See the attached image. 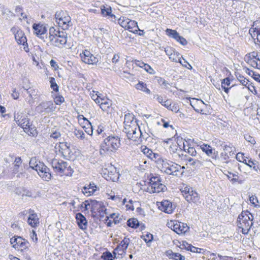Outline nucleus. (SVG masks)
I'll list each match as a JSON object with an SVG mask.
<instances>
[{
  "label": "nucleus",
  "instance_id": "a211bd4d",
  "mask_svg": "<svg viewBox=\"0 0 260 260\" xmlns=\"http://www.w3.org/2000/svg\"><path fill=\"white\" fill-rule=\"evenodd\" d=\"M177 143V144L170 146V150L171 153L172 152L174 154H177L178 156H180V153L182 152V148L184 151H186L185 146L182 139H178Z\"/></svg>",
  "mask_w": 260,
  "mask_h": 260
},
{
  "label": "nucleus",
  "instance_id": "a18cd8bd",
  "mask_svg": "<svg viewBox=\"0 0 260 260\" xmlns=\"http://www.w3.org/2000/svg\"><path fill=\"white\" fill-rule=\"evenodd\" d=\"M164 106L167 107L168 109L171 110L172 111H174L175 112H177L178 110H177V108H175V110H173V108L174 107V104L173 105H172V103L170 101L166 100L164 101V103L163 105Z\"/></svg>",
  "mask_w": 260,
  "mask_h": 260
},
{
  "label": "nucleus",
  "instance_id": "bb28decb",
  "mask_svg": "<svg viewBox=\"0 0 260 260\" xmlns=\"http://www.w3.org/2000/svg\"><path fill=\"white\" fill-rule=\"evenodd\" d=\"M185 199L188 202H192L193 203L198 202L200 200V196L199 194L192 189L185 196Z\"/></svg>",
  "mask_w": 260,
  "mask_h": 260
},
{
  "label": "nucleus",
  "instance_id": "c9c22d12",
  "mask_svg": "<svg viewBox=\"0 0 260 260\" xmlns=\"http://www.w3.org/2000/svg\"><path fill=\"white\" fill-rule=\"evenodd\" d=\"M118 20V23L120 25V26L126 29V27L129 22L130 19L125 17H121L119 18Z\"/></svg>",
  "mask_w": 260,
  "mask_h": 260
},
{
  "label": "nucleus",
  "instance_id": "a878e982",
  "mask_svg": "<svg viewBox=\"0 0 260 260\" xmlns=\"http://www.w3.org/2000/svg\"><path fill=\"white\" fill-rule=\"evenodd\" d=\"M159 208L163 212L168 214L171 213L173 211L171 202L167 200L161 202V206L159 207Z\"/></svg>",
  "mask_w": 260,
  "mask_h": 260
},
{
  "label": "nucleus",
  "instance_id": "393cba45",
  "mask_svg": "<svg viewBox=\"0 0 260 260\" xmlns=\"http://www.w3.org/2000/svg\"><path fill=\"white\" fill-rule=\"evenodd\" d=\"M29 243L28 241L21 237H20V242H18L17 244H14L12 246L15 249L23 251L28 248Z\"/></svg>",
  "mask_w": 260,
  "mask_h": 260
},
{
  "label": "nucleus",
  "instance_id": "2f4dec72",
  "mask_svg": "<svg viewBox=\"0 0 260 260\" xmlns=\"http://www.w3.org/2000/svg\"><path fill=\"white\" fill-rule=\"evenodd\" d=\"M120 247V246L118 245L113 250V253L115 258L119 257V255L122 257L123 255H125L126 253V250H124L123 248H122V247L121 248Z\"/></svg>",
  "mask_w": 260,
  "mask_h": 260
},
{
  "label": "nucleus",
  "instance_id": "412c9836",
  "mask_svg": "<svg viewBox=\"0 0 260 260\" xmlns=\"http://www.w3.org/2000/svg\"><path fill=\"white\" fill-rule=\"evenodd\" d=\"M32 28L34 30V33L38 37H39L42 39H44L43 35L46 33L47 29L44 24L41 23H35L32 25Z\"/></svg>",
  "mask_w": 260,
  "mask_h": 260
},
{
  "label": "nucleus",
  "instance_id": "f03ea898",
  "mask_svg": "<svg viewBox=\"0 0 260 260\" xmlns=\"http://www.w3.org/2000/svg\"><path fill=\"white\" fill-rule=\"evenodd\" d=\"M120 145V140L118 136H110L101 144L100 153L104 155L109 154L116 150Z\"/></svg>",
  "mask_w": 260,
  "mask_h": 260
},
{
  "label": "nucleus",
  "instance_id": "72a5a7b5",
  "mask_svg": "<svg viewBox=\"0 0 260 260\" xmlns=\"http://www.w3.org/2000/svg\"><path fill=\"white\" fill-rule=\"evenodd\" d=\"M141 135H142V131L139 126L134 134L132 135V136H131L128 139H131L133 141L140 142Z\"/></svg>",
  "mask_w": 260,
  "mask_h": 260
},
{
  "label": "nucleus",
  "instance_id": "f704fd0d",
  "mask_svg": "<svg viewBox=\"0 0 260 260\" xmlns=\"http://www.w3.org/2000/svg\"><path fill=\"white\" fill-rule=\"evenodd\" d=\"M223 149L224 153L229 154L230 156H232L234 154V152H233V148L232 147L229 146L226 144H225L224 143L222 142V144L220 145Z\"/></svg>",
  "mask_w": 260,
  "mask_h": 260
},
{
  "label": "nucleus",
  "instance_id": "f3484780",
  "mask_svg": "<svg viewBox=\"0 0 260 260\" xmlns=\"http://www.w3.org/2000/svg\"><path fill=\"white\" fill-rule=\"evenodd\" d=\"M100 101V103L98 104L104 112H106L107 114H112L113 113V108L111 107L112 101L106 98H103L101 99Z\"/></svg>",
  "mask_w": 260,
  "mask_h": 260
},
{
  "label": "nucleus",
  "instance_id": "cd10ccee",
  "mask_svg": "<svg viewBox=\"0 0 260 260\" xmlns=\"http://www.w3.org/2000/svg\"><path fill=\"white\" fill-rule=\"evenodd\" d=\"M166 255L169 258L175 260H185V259L184 256L179 253L173 252L172 250L167 251Z\"/></svg>",
  "mask_w": 260,
  "mask_h": 260
},
{
  "label": "nucleus",
  "instance_id": "13d9d810",
  "mask_svg": "<svg viewBox=\"0 0 260 260\" xmlns=\"http://www.w3.org/2000/svg\"><path fill=\"white\" fill-rule=\"evenodd\" d=\"M244 138L247 142H250L251 144H254L255 143L254 139L250 135H245Z\"/></svg>",
  "mask_w": 260,
  "mask_h": 260
},
{
  "label": "nucleus",
  "instance_id": "0eeeda50",
  "mask_svg": "<svg viewBox=\"0 0 260 260\" xmlns=\"http://www.w3.org/2000/svg\"><path fill=\"white\" fill-rule=\"evenodd\" d=\"M55 18L59 26L62 27L63 30L68 29L72 25L71 17L66 11H57L55 14Z\"/></svg>",
  "mask_w": 260,
  "mask_h": 260
},
{
  "label": "nucleus",
  "instance_id": "4468645a",
  "mask_svg": "<svg viewBox=\"0 0 260 260\" xmlns=\"http://www.w3.org/2000/svg\"><path fill=\"white\" fill-rule=\"evenodd\" d=\"M54 109V104L51 102L49 101L41 103L36 107V111L40 113L43 112L48 113L52 112Z\"/></svg>",
  "mask_w": 260,
  "mask_h": 260
},
{
  "label": "nucleus",
  "instance_id": "1a4fd4ad",
  "mask_svg": "<svg viewBox=\"0 0 260 260\" xmlns=\"http://www.w3.org/2000/svg\"><path fill=\"white\" fill-rule=\"evenodd\" d=\"M11 31L14 34L15 38L19 45H22L24 46V50L26 52H28L27 39L24 33L17 27L14 26L11 29Z\"/></svg>",
  "mask_w": 260,
  "mask_h": 260
},
{
  "label": "nucleus",
  "instance_id": "4be33fe9",
  "mask_svg": "<svg viewBox=\"0 0 260 260\" xmlns=\"http://www.w3.org/2000/svg\"><path fill=\"white\" fill-rule=\"evenodd\" d=\"M29 215L27 219L28 224L32 228L37 227L39 224V218L36 213L34 211L30 210L29 211Z\"/></svg>",
  "mask_w": 260,
  "mask_h": 260
},
{
  "label": "nucleus",
  "instance_id": "603ef678",
  "mask_svg": "<svg viewBox=\"0 0 260 260\" xmlns=\"http://www.w3.org/2000/svg\"><path fill=\"white\" fill-rule=\"evenodd\" d=\"M61 136L60 132L58 130H51L50 137L54 139H58Z\"/></svg>",
  "mask_w": 260,
  "mask_h": 260
},
{
  "label": "nucleus",
  "instance_id": "4d7b16f0",
  "mask_svg": "<svg viewBox=\"0 0 260 260\" xmlns=\"http://www.w3.org/2000/svg\"><path fill=\"white\" fill-rule=\"evenodd\" d=\"M192 188L188 186H185L181 189V192H182L183 196L184 198L185 196L192 190Z\"/></svg>",
  "mask_w": 260,
  "mask_h": 260
},
{
  "label": "nucleus",
  "instance_id": "6e6d98bb",
  "mask_svg": "<svg viewBox=\"0 0 260 260\" xmlns=\"http://www.w3.org/2000/svg\"><path fill=\"white\" fill-rule=\"evenodd\" d=\"M54 102L56 104L59 105L64 102V98L61 95L56 96L54 98Z\"/></svg>",
  "mask_w": 260,
  "mask_h": 260
},
{
  "label": "nucleus",
  "instance_id": "58836bf2",
  "mask_svg": "<svg viewBox=\"0 0 260 260\" xmlns=\"http://www.w3.org/2000/svg\"><path fill=\"white\" fill-rule=\"evenodd\" d=\"M141 149L142 152L148 158L151 159L152 155L153 154V151L151 149L148 148L146 146H142L141 147Z\"/></svg>",
  "mask_w": 260,
  "mask_h": 260
},
{
  "label": "nucleus",
  "instance_id": "f257e3e1",
  "mask_svg": "<svg viewBox=\"0 0 260 260\" xmlns=\"http://www.w3.org/2000/svg\"><path fill=\"white\" fill-rule=\"evenodd\" d=\"M49 35L46 37L50 44L59 48L62 47L67 42V34L63 31L56 30L53 27L49 28Z\"/></svg>",
  "mask_w": 260,
  "mask_h": 260
},
{
  "label": "nucleus",
  "instance_id": "dca6fc26",
  "mask_svg": "<svg viewBox=\"0 0 260 260\" xmlns=\"http://www.w3.org/2000/svg\"><path fill=\"white\" fill-rule=\"evenodd\" d=\"M102 15L107 19H110L112 22H115L117 18L115 15L112 14L111 7L109 5H103L101 7Z\"/></svg>",
  "mask_w": 260,
  "mask_h": 260
},
{
  "label": "nucleus",
  "instance_id": "ea45409f",
  "mask_svg": "<svg viewBox=\"0 0 260 260\" xmlns=\"http://www.w3.org/2000/svg\"><path fill=\"white\" fill-rule=\"evenodd\" d=\"M230 84V80L229 78H226L223 80L221 82V87L223 89L224 91L226 93H228L229 90V88L228 87Z\"/></svg>",
  "mask_w": 260,
  "mask_h": 260
},
{
  "label": "nucleus",
  "instance_id": "c756f323",
  "mask_svg": "<svg viewBox=\"0 0 260 260\" xmlns=\"http://www.w3.org/2000/svg\"><path fill=\"white\" fill-rule=\"evenodd\" d=\"M150 159L154 161L158 165H162L166 160V158H163L158 153L154 152Z\"/></svg>",
  "mask_w": 260,
  "mask_h": 260
},
{
  "label": "nucleus",
  "instance_id": "69168bd1",
  "mask_svg": "<svg viewBox=\"0 0 260 260\" xmlns=\"http://www.w3.org/2000/svg\"><path fill=\"white\" fill-rule=\"evenodd\" d=\"M50 64L55 70H57L59 68L57 62L53 59L50 60Z\"/></svg>",
  "mask_w": 260,
  "mask_h": 260
},
{
  "label": "nucleus",
  "instance_id": "37998d69",
  "mask_svg": "<svg viewBox=\"0 0 260 260\" xmlns=\"http://www.w3.org/2000/svg\"><path fill=\"white\" fill-rule=\"evenodd\" d=\"M74 135L77 138H79L81 140H83L85 138V134L83 130L75 129L74 132Z\"/></svg>",
  "mask_w": 260,
  "mask_h": 260
},
{
  "label": "nucleus",
  "instance_id": "39448f33",
  "mask_svg": "<svg viewBox=\"0 0 260 260\" xmlns=\"http://www.w3.org/2000/svg\"><path fill=\"white\" fill-rule=\"evenodd\" d=\"M51 164L54 171L61 175L71 176L74 172L70 166H68L67 162L62 160L53 159Z\"/></svg>",
  "mask_w": 260,
  "mask_h": 260
},
{
  "label": "nucleus",
  "instance_id": "c85d7f7f",
  "mask_svg": "<svg viewBox=\"0 0 260 260\" xmlns=\"http://www.w3.org/2000/svg\"><path fill=\"white\" fill-rule=\"evenodd\" d=\"M126 29H128L131 32L134 34H137L138 31V25L137 22L134 20H130Z\"/></svg>",
  "mask_w": 260,
  "mask_h": 260
},
{
  "label": "nucleus",
  "instance_id": "de8ad7c7",
  "mask_svg": "<svg viewBox=\"0 0 260 260\" xmlns=\"http://www.w3.org/2000/svg\"><path fill=\"white\" fill-rule=\"evenodd\" d=\"M78 116H79V117H80V118H81V117H82L83 119H84V120H86L87 121L89 127L88 128H86L87 130H85V131L88 135H92V134L93 133V131H92L91 125L90 123H89V121L87 119H85L83 117V115H78Z\"/></svg>",
  "mask_w": 260,
  "mask_h": 260
},
{
  "label": "nucleus",
  "instance_id": "4c0bfd02",
  "mask_svg": "<svg viewBox=\"0 0 260 260\" xmlns=\"http://www.w3.org/2000/svg\"><path fill=\"white\" fill-rule=\"evenodd\" d=\"M130 243V240L128 238L125 237L124 239L121 241L118 245L120 246L121 248L124 250H126Z\"/></svg>",
  "mask_w": 260,
  "mask_h": 260
},
{
  "label": "nucleus",
  "instance_id": "423d86ee",
  "mask_svg": "<svg viewBox=\"0 0 260 260\" xmlns=\"http://www.w3.org/2000/svg\"><path fill=\"white\" fill-rule=\"evenodd\" d=\"M124 128L123 132L126 134L127 138L133 135L138 128L139 125L135 118V115H124Z\"/></svg>",
  "mask_w": 260,
  "mask_h": 260
},
{
  "label": "nucleus",
  "instance_id": "c03bdc74",
  "mask_svg": "<svg viewBox=\"0 0 260 260\" xmlns=\"http://www.w3.org/2000/svg\"><path fill=\"white\" fill-rule=\"evenodd\" d=\"M141 238L146 243H148L152 242L153 239V236L152 234L148 233L145 235H143Z\"/></svg>",
  "mask_w": 260,
  "mask_h": 260
},
{
  "label": "nucleus",
  "instance_id": "7ed1b4c3",
  "mask_svg": "<svg viewBox=\"0 0 260 260\" xmlns=\"http://www.w3.org/2000/svg\"><path fill=\"white\" fill-rule=\"evenodd\" d=\"M185 169V167H181L179 165L167 159L161 165V171L162 172L168 175L175 176H178L179 173L182 175Z\"/></svg>",
  "mask_w": 260,
  "mask_h": 260
},
{
  "label": "nucleus",
  "instance_id": "7c9ffc66",
  "mask_svg": "<svg viewBox=\"0 0 260 260\" xmlns=\"http://www.w3.org/2000/svg\"><path fill=\"white\" fill-rule=\"evenodd\" d=\"M16 193L20 196H21L22 197H32V192L27 190V189L23 187L21 189H17L16 191Z\"/></svg>",
  "mask_w": 260,
  "mask_h": 260
},
{
  "label": "nucleus",
  "instance_id": "0e129e2a",
  "mask_svg": "<svg viewBox=\"0 0 260 260\" xmlns=\"http://www.w3.org/2000/svg\"><path fill=\"white\" fill-rule=\"evenodd\" d=\"M20 237L19 236H17V237H13L10 239V243L13 245L14 244H17L18 242H20Z\"/></svg>",
  "mask_w": 260,
  "mask_h": 260
},
{
  "label": "nucleus",
  "instance_id": "e2e57ef3",
  "mask_svg": "<svg viewBox=\"0 0 260 260\" xmlns=\"http://www.w3.org/2000/svg\"><path fill=\"white\" fill-rule=\"evenodd\" d=\"M145 86H146V84L144 83L143 82H139L136 85V88L137 89L143 90Z\"/></svg>",
  "mask_w": 260,
  "mask_h": 260
},
{
  "label": "nucleus",
  "instance_id": "9b49d317",
  "mask_svg": "<svg viewBox=\"0 0 260 260\" xmlns=\"http://www.w3.org/2000/svg\"><path fill=\"white\" fill-rule=\"evenodd\" d=\"M35 170L38 175L44 180L49 181L51 179V174L50 169L43 163L39 162L35 166Z\"/></svg>",
  "mask_w": 260,
  "mask_h": 260
},
{
  "label": "nucleus",
  "instance_id": "b1692460",
  "mask_svg": "<svg viewBox=\"0 0 260 260\" xmlns=\"http://www.w3.org/2000/svg\"><path fill=\"white\" fill-rule=\"evenodd\" d=\"M96 190V186L93 183H89L85 185L82 189V193L86 196L88 197L93 194Z\"/></svg>",
  "mask_w": 260,
  "mask_h": 260
},
{
  "label": "nucleus",
  "instance_id": "e433bc0d",
  "mask_svg": "<svg viewBox=\"0 0 260 260\" xmlns=\"http://www.w3.org/2000/svg\"><path fill=\"white\" fill-rule=\"evenodd\" d=\"M127 225L134 229H136L139 226L138 220L136 218H131L127 221Z\"/></svg>",
  "mask_w": 260,
  "mask_h": 260
},
{
  "label": "nucleus",
  "instance_id": "ddd939ff",
  "mask_svg": "<svg viewBox=\"0 0 260 260\" xmlns=\"http://www.w3.org/2000/svg\"><path fill=\"white\" fill-rule=\"evenodd\" d=\"M169 225L171 229L178 234L185 233L189 229L186 224L180 222L171 221Z\"/></svg>",
  "mask_w": 260,
  "mask_h": 260
},
{
  "label": "nucleus",
  "instance_id": "5701e85b",
  "mask_svg": "<svg viewBox=\"0 0 260 260\" xmlns=\"http://www.w3.org/2000/svg\"><path fill=\"white\" fill-rule=\"evenodd\" d=\"M76 219L79 227L83 230H86L87 227V221L85 217L81 213H78L76 215Z\"/></svg>",
  "mask_w": 260,
  "mask_h": 260
},
{
  "label": "nucleus",
  "instance_id": "3c124183",
  "mask_svg": "<svg viewBox=\"0 0 260 260\" xmlns=\"http://www.w3.org/2000/svg\"><path fill=\"white\" fill-rule=\"evenodd\" d=\"M180 54L178 52L175 51L169 57L170 59L173 61L178 62L179 59L180 58Z\"/></svg>",
  "mask_w": 260,
  "mask_h": 260
},
{
  "label": "nucleus",
  "instance_id": "864d4df0",
  "mask_svg": "<svg viewBox=\"0 0 260 260\" xmlns=\"http://www.w3.org/2000/svg\"><path fill=\"white\" fill-rule=\"evenodd\" d=\"M247 62L250 64L252 67L260 69V66H258V64L255 59H246Z\"/></svg>",
  "mask_w": 260,
  "mask_h": 260
},
{
  "label": "nucleus",
  "instance_id": "2eb2a0df",
  "mask_svg": "<svg viewBox=\"0 0 260 260\" xmlns=\"http://www.w3.org/2000/svg\"><path fill=\"white\" fill-rule=\"evenodd\" d=\"M14 119L18 125L23 129L29 128L31 125L26 115H15Z\"/></svg>",
  "mask_w": 260,
  "mask_h": 260
},
{
  "label": "nucleus",
  "instance_id": "f8f14e48",
  "mask_svg": "<svg viewBox=\"0 0 260 260\" xmlns=\"http://www.w3.org/2000/svg\"><path fill=\"white\" fill-rule=\"evenodd\" d=\"M80 56L82 60L86 64L94 65L99 62V58L87 50L81 53Z\"/></svg>",
  "mask_w": 260,
  "mask_h": 260
},
{
  "label": "nucleus",
  "instance_id": "6ab92c4d",
  "mask_svg": "<svg viewBox=\"0 0 260 260\" xmlns=\"http://www.w3.org/2000/svg\"><path fill=\"white\" fill-rule=\"evenodd\" d=\"M166 31L168 36L174 39L182 45L184 46L187 44L186 39L183 37L180 36L176 30L167 28Z\"/></svg>",
  "mask_w": 260,
  "mask_h": 260
},
{
  "label": "nucleus",
  "instance_id": "473e14b6",
  "mask_svg": "<svg viewBox=\"0 0 260 260\" xmlns=\"http://www.w3.org/2000/svg\"><path fill=\"white\" fill-rule=\"evenodd\" d=\"M228 173L229 175H227V177L233 183L238 182L240 184L242 183L243 181L239 179V176L237 173H233L229 172Z\"/></svg>",
  "mask_w": 260,
  "mask_h": 260
},
{
  "label": "nucleus",
  "instance_id": "09e8293b",
  "mask_svg": "<svg viewBox=\"0 0 260 260\" xmlns=\"http://www.w3.org/2000/svg\"><path fill=\"white\" fill-rule=\"evenodd\" d=\"M237 78L238 81L241 83L242 85L247 86L249 83V81L246 78H244L241 75H237Z\"/></svg>",
  "mask_w": 260,
  "mask_h": 260
},
{
  "label": "nucleus",
  "instance_id": "aec40b11",
  "mask_svg": "<svg viewBox=\"0 0 260 260\" xmlns=\"http://www.w3.org/2000/svg\"><path fill=\"white\" fill-rule=\"evenodd\" d=\"M91 204L93 210H97L101 216H104V214H106V209L103 202L92 200Z\"/></svg>",
  "mask_w": 260,
  "mask_h": 260
},
{
  "label": "nucleus",
  "instance_id": "680f3d73",
  "mask_svg": "<svg viewBox=\"0 0 260 260\" xmlns=\"http://www.w3.org/2000/svg\"><path fill=\"white\" fill-rule=\"evenodd\" d=\"M165 52L166 54L170 57L175 52L174 49L171 47H167L165 48Z\"/></svg>",
  "mask_w": 260,
  "mask_h": 260
},
{
  "label": "nucleus",
  "instance_id": "79ce46f5",
  "mask_svg": "<svg viewBox=\"0 0 260 260\" xmlns=\"http://www.w3.org/2000/svg\"><path fill=\"white\" fill-rule=\"evenodd\" d=\"M180 58L179 59L178 62H179L183 67L187 68L188 69L191 70V66L182 57L180 56Z\"/></svg>",
  "mask_w": 260,
  "mask_h": 260
},
{
  "label": "nucleus",
  "instance_id": "5fc2aeb1",
  "mask_svg": "<svg viewBox=\"0 0 260 260\" xmlns=\"http://www.w3.org/2000/svg\"><path fill=\"white\" fill-rule=\"evenodd\" d=\"M102 257L105 260H113V255L109 251L104 252L103 254Z\"/></svg>",
  "mask_w": 260,
  "mask_h": 260
},
{
  "label": "nucleus",
  "instance_id": "49530a36",
  "mask_svg": "<svg viewBox=\"0 0 260 260\" xmlns=\"http://www.w3.org/2000/svg\"><path fill=\"white\" fill-rule=\"evenodd\" d=\"M258 54L256 52H252L249 53L248 54L246 55L245 59H255L257 61H259V58L257 57Z\"/></svg>",
  "mask_w": 260,
  "mask_h": 260
},
{
  "label": "nucleus",
  "instance_id": "052dcab7",
  "mask_svg": "<svg viewBox=\"0 0 260 260\" xmlns=\"http://www.w3.org/2000/svg\"><path fill=\"white\" fill-rule=\"evenodd\" d=\"M149 137V135L148 133L145 132L143 133L142 132V135L140 136V142H142L144 140H147V139Z\"/></svg>",
  "mask_w": 260,
  "mask_h": 260
},
{
  "label": "nucleus",
  "instance_id": "6e6552de",
  "mask_svg": "<svg viewBox=\"0 0 260 260\" xmlns=\"http://www.w3.org/2000/svg\"><path fill=\"white\" fill-rule=\"evenodd\" d=\"M149 184L147 191L150 193L164 192L166 189V186L161 183V178L159 176L151 177L149 179Z\"/></svg>",
  "mask_w": 260,
  "mask_h": 260
},
{
  "label": "nucleus",
  "instance_id": "8fccbe9b",
  "mask_svg": "<svg viewBox=\"0 0 260 260\" xmlns=\"http://www.w3.org/2000/svg\"><path fill=\"white\" fill-rule=\"evenodd\" d=\"M50 83L51 84V88L55 91H57L58 90V86L56 83L55 79L53 77H51L50 79Z\"/></svg>",
  "mask_w": 260,
  "mask_h": 260
},
{
  "label": "nucleus",
  "instance_id": "9d476101",
  "mask_svg": "<svg viewBox=\"0 0 260 260\" xmlns=\"http://www.w3.org/2000/svg\"><path fill=\"white\" fill-rule=\"evenodd\" d=\"M103 177L108 181H116L119 178V174L117 172L116 168L113 166L108 167L103 170Z\"/></svg>",
  "mask_w": 260,
  "mask_h": 260
},
{
  "label": "nucleus",
  "instance_id": "bf43d9fd",
  "mask_svg": "<svg viewBox=\"0 0 260 260\" xmlns=\"http://www.w3.org/2000/svg\"><path fill=\"white\" fill-rule=\"evenodd\" d=\"M15 12L17 13H20L21 16L23 17V18H26V15H24L22 12V9L21 7L19 6H17L15 8Z\"/></svg>",
  "mask_w": 260,
  "mask_h": 260
},
{
  "label": "nucleus",
  "instance_id": "a19ab883",
  "mask_svg": "<svg viewBox=\"0 0 260 260\" xmlns=\"http://www.w3.org/2000/svg\"><path fill=\"white\" fill-rule=\"evenodd\" d=\"M202 150L206 153L208 156H211L213 150L211 146L208 145H203L201 146Z\"/></svg>",
  "mask_w": 260,
  "mask_h": 260
},
{
  "label": "nucleus",
  "instance_id": "20e7f679",
  "mask_svg": "<svg viewBox=\"0 0 260 260\" xmlns=\"http://www.w3.org/2000/svg\"><path fill=\"white\" fill-rule=\"evenodd\" d=\"M252 214L249 213H243L239 215L237 220V226L241 229L242 233L244 235L248 234L251 226L253 224Z\"/></svg>",
  "mask_w": 260,
  "mask_h": 260
},
{
  "label": "nucleus",
  "instance_id": "774afa93",
  "mask_svg": "<svg viewBox=\"0 0 260 260\" xmlns=\"http://www.w3.org/2000/svg\"><path fill=\"white\" fill-rule=\"evenodd\" d=\"M254 32L256 33L257 41L260 42V27L255 28Z\"/></svg>",
  "mask_w": 260,
  "mask_h": 260
},
{
  "label": "nucleus",
  "instance_id": "338daca9",
  "mask_svg": "<svg viewBox=\"0 0 260 260\" xmlns=\"http://www.w3.org/2000/svg\"><path fill=\"white\" fill-rule=\"evenodd\" d=\"M30 237L31 240L35 243L37 242L38 238L36 232L34 230L32 231V233H31Z\"/></svg>",
  "mask_w": 260,
  "mask_h": 260
}]
</instances>
